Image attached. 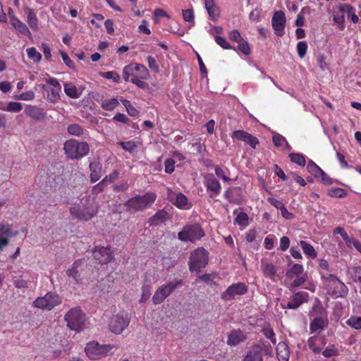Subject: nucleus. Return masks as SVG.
Listing matches in <instances>:
<instances>
[{
    "label": "nucleus",
    "mask_w": 361,
    "mask_h": 361,
    "mask_svg": "<svg viewBox=\"0 0 361 361\" xmlns=\"http://www.w3.org/2000/svg\"><path fill=\"white\" fill-rule=\"evenodd\" d=\"M157 195L153 192H147L145 195H135L125 203L127 211L130 212H142L150 207L156 201Z\"/></svg>",
    "instance_id": "f257e3e1"
},
{
    "label": "nucleus",
    "mask_w": 361,
    "mask_h": 361,
    "mask_svg": "<svg viewBox=\"0 0 361 361\" xmlns=\"http://www.w3.org/2000/svg\"><path fill=\"white\" fill-rule=\"evenodd\" d=\"M65 154L70 159H79L89 153L90 147L87 142H78L71 139L66 140L63 145Z\"/></svg>",
    "instance_id": "f03ea898"
},
{
    "label": "nucleus",
    "mask_w": 361,
    "mask_h": 361,
    "mask_svg": "<svg viewBox=\"0 0 361 361\" xmlns=\"http://www.w3.org/2000/svg\"><path fill=\"white\" fill-rule=\"evenodd\" d=\"M183 285L182 279H175L160 286L152 296V302L154 305H160L168 298L176 288Z\"/></svg>",
    "instance_id": "7ed1b4c3"
},
{
    "label": "nucleus",
    "mask_w": 361,
    "mask_h": 361,
    "mask_svg": "<svg viewBox=\"0 0 361 361\" xmlns=\"http://www.w3.org/2000/svg\"><path fill=\"white\" fill-rule=\"evenodd\" d=\"M65 320L70 329L76 332L81 331L85 327V314L82 313L80 307L71 309L65 315Z\"/></svg>",
    "instance_id": "20e7f679"
},
{
    "label": "nucleus",
    "mask_w": 361,
    "mask_h": 361,
    "mask_svg": "<svg viewBox=\"0 0 361 361\" xmlns=\"http://www.w3.org/2000/svg\"><path fill=\"white\" fill-rule=\"evenodd\" d=\"M205 235L199 224L186 225L178 233V239L182 242L195 243Z\"/></svg>",
    "instance_id": "39448f33"
},
{
    "label": "nucleus",
    "mask_w": 361,
    "mask_h": 361,
    "mask_svg": "<svg viewBox=\"0 0 361 361\" xmlns=\"http://www.w3.org/2000/svg\"><path fill=\"white\" fill-rule=\"evenodd\" d=\"M209 252L204 247L197 248L190 255L188 262L190 271L200 272L207 266Z\"/></svg>",
    "instance_id": "423d86ee"
},
{
    "label": "nucleus",
    "mask_w": 361,
    "mask_h": 361,
    "mask_svg": "<svg viewBox=\"0 0 361 361\" xmlns=\"http://www.w3.org/2000/svg\"><path fill=\"white\" fill-rule=\"evenodd\" d=\"M86 202L82 206L75 204L70 207V213L74 218L88 221L97 214V210L94 204Z\"/></svg>",
    "instance_id": "0eeeda50"
},
{
    "label": "nucleus",
    "mask_w": 361,
    "mask_h": 361,
    "mask_svg": "<svg viewBox=\"0 0 361 361\" xmlns=\"http://www.w3.org/2000/svg\"><path fill=\"white\" fill-rule=\"evenodd\" d=\"M114 348L111 345H101L97 342H90L87 344L85 351L87 356L91 360H98L111 353Z\"/></svg>",
    "instance_id": "6e6552de"
},
{
    "label": "nucleus",
    "mask_w": 361,
    "mask_h": 361,
    "mask_svg": "<svg viewBox=\"0 0 361 361\" xmlns=\"http://www.w3.org/2000/svg\"><path fill=\"white\" fill-rule=\"evenodd\" d=\"M62 302L59 295L53 292H48L43 297L37 298L33 302V306L44 310H51Z\"/></svg>",
    "instance_id": "1a4fd4ad"
},
{
    "label": "nucleus",
    "mask_w": 361,
    "mask_h": 361,
    "mask_svg": "<svg viewBox=\"0 0 361 361\" xmlns=\"http://www.w3.org/2000/svg\"><path fill=\"white\" fill-rule=\"evenodd\" d=\"M325 282L327 283L328 291L332 297L343 298L348 295V287L336 275L330 276Z\"/></svg>",
    "instance_id": "9d476101"
},
{
    "label": "nucleus",
    "mask_w": 361,
    "mask_h": 361,
    "mask_svg": "<svg viewBox=\"0 0 361 361\" xmlns=\"http://www.w3.org/2000/svg\"><path fill=\"white\" fill-rule=\"evenodd\" d=\"M123 79L126 82L129 81L130 76L140 77L141 79H147L149 71L142 64L131 63L126 66L123 69Z\"/></svg>",
    "instance_id": "9b49d317"
},
{
    "label": "nucleus",
    "mask_w": 361,
    "mask_h": 361,
    "mask_svg": "<svg viewBox=\"0 0 361 361\" xmlns=\"http://www.w3.org/2000/svg\"><path fill=\"white\" fill-rule=\"evenodd\" d=\"M248 288L243 282H238L229 286L221 295L225 301L232 300L237 295H243L247 293Z\"/></svg>",
    "instance_id": "f8f14e48"
},
{
    "label": "nucleus",
    "mask_w": 361,
    "mask_h": 361,
    "mask_svg": "<svg viewBox=\"0 0 361 361\" xmlns=\"http://www.w3.org/2000/svg\"><path fill=\"white\" fill-rule=\"evenodd\" d=\"M130 319L128 315L117 314L114 315L109 321V329L111 332L116 334H121L129 325Z\"/></svg>",
    "instance_id": "ddd939ff"
},
{
    "label": "nucleus",
    "mask_w": 361,
    "mask_h": 361,
    "mask_svg": "<svg viewBox=\"0 0 361 361\" xmlns=\"http://www.w3.org/2000/svg\"><path fill=\"white\" fill-rule=\"evenodd\" d=\"M94 258L101 264H106L114 259L110 247L97 246L92 250Z\"/></svg>",
    "instance_id": "4468645a"
},
{
    "label": "nucleus",
    "mask_w": 361,
    "mask_h": 361,
    "mask_svg": "<svg viewBox=\"0 0 361 361\" xmlns=\"http://www.w3.org/2000/svg\"><path fill=\"white\" fill-rule=\"evenodd\" d=\"M231 137L233 139H237L238 140L244 142L253 149H255L259 145V140L257 137L243 130H238L233 131L231 134Z\"/></svg>",
    "instance_id": "2eb2a0df"
},
{
    "label": "nucleus",
    "mask_w": 361,
    "mask_h": 361,
    "mask_svg": "<svg viewBox=\"0 0 361 361\" xmlns=\"http://www.w3.org/2000/svg\"><path fill=\"white\" fill-rule=\"evenodd\" d=\"M308 293L305 291H298L295 293L290 300L286 304L284 305L281 303V306L283 309H290V310H296L298 309L302 304L306 302L308 300Z\"/></svg>",
    "instance_id": "dca6fc26"
},
{
    "label": "nucleus",
    "mask_w": 361,
    "mask_h": 361,
    "mask_svg": "<svg viewBox=\"0 0 361 361\" xmlns=\"http://www.w3.org/2000/svg\"><path fill=\"white\" fill-rule=\"evenodd\" d=\"M271 25L275 34L278 36L284 35V28L286 25V16L284 12L279 11L274 13L271 19Z\"/></svg>",
    "instance_id": "f3484780"
},
{
    "label": "nucleus",
    "mask_w": 361,
    "mask_h": 361,
    "mask_svg": "<svg viewBox=\"0 0 361 361\" xmlns=\"http://www.w3.org/2000/svg\"><path fill=\"white\" fill-rule=\"evenodd\" d=\"M171 215L165 209H159L153 216L147 221L149 227H155L160 224H165L169 219Z\"/></svg>",
    "instance_id": "a211bd4d"
},
{
    "label": "nucleus",
    "mask_w": 361,
    "mask_h": 361,
    "mask_svg": "<svg viewBox=\"0 0 361 361\" xmlns=\"http://www.w3.org/2000/svg\"><path fill=\"white\" fill-rule=\"evenodd\" d=\"M204 185L207 190L212 192V194L209 195L211 198L218 195L221 192V184L213 174H209L205 177Z\"/></svg>",
    "instance_id": "6ab92c4d"
},
{
    "label": "nucleus",
    "mask_w": 361,
    "mask_h": 361,
    "mask_svg": "<svg viewBox=\"0 0 361 361\" xmlns=\"http://www.w3.org/2000/svg\"><path fill=\"white\" fill-rule=\"evenodd\" d=\"M90 171V179L91 183H95L102 176V164L99 159H94L89 164Z\"/></svg>",
    "instance_id": "aec40b11"
},
{
    "label": "nucleus",
    "mask_w": 361,
    "mask_h": 361,
    "mask_svg": "<svg viewBox=\"0 0 361 361\" xmlns=\"http://www.w3.org/2000/svg\"><path fill=\"white\" fill-rule=\"evenodd\" d=\"M345 4H340L338 7L333 11L334 23L338 25L340 30H343L345 25Z\"/></svg>",
    "instance_id": "412c9836"
},
{
    "label": "nucleus",
    "mask_w": 361,
    "mask_h": 361,
    "mask_svg": "<svg viewBox=\"0 0 361 361\" xmlns=\"http://www.w3.org/2000/svg\"><path fill=\"white\" fill-rule=\"evenodd\" d=\"M24 112L27 116L35 121H45L47 118V113L37 106L28 105Z\"/></svg>",
    "instance_id": "4be33fe9"
},
{
    "label": "nucleus",
    "mask_w": 361,
    "mask_h": 361,
    "mask_svg": "<svg viewBox=\"0 0 361 361\" xmlns=\"http://www.w3.org/2000/svg\"><path fill=\"white\" fill-rule=\"evenodd\" d=\"M318 271L324 282L329 279L330 276H335L331 273L333 268L330 266L329 262L324 259H318Z\"/></svg>",
    "instance_id": "5701e85b"
},
{
    "label": "nucleus",
    "mask_w": 361,
    "mask_h": 361,
    "mask_svg": "<svg viewBox=\"0 0 361 361\" xmlns=\"http://www.w3.org/2000/svg\"><path fill=\"white\" fill-rule=\"evenodd\" d=\"M260 267L264 276L270 279L273 281H275L277 270L272 263L269 262L267 259H262L261 260Z\"/></svg>",
    "instance_id": "b1692460"
},
{
    "label": "nucleus",
    "mask_w": 361,
    "mask_h": 361,
    "mask_svg": "<svg viewBox=\"0 0 361 361\" xmlns=\"http://www.w3.org/2000/svg\"><path fill=\"white\" fill-rule=\"evenodd\" d=\"M245 334L241 330H233L228 336L227 344L231 346H236L246 339Z\"/></svg>",
    "instance_id": "393cba45"
},
{
    "label": "nucleus",
    "mask_w": 361,
    "mask_h": 361,
    "mask_svg": "<svg viewBox=\"0 0 361 361\" xmlns=\"http://www.w3.org/2000/svg\"><path fill=\"white\" fill-rule=\"evenodd\" d=\"M325 344V339L317 336H311L307 340V345L309 348L312 350L314 353H319L322 351V347L320 345L323 346Z\"/></svg>",
    "instance_id": "a878e982"
},
{
    "label": "nucleus",
    "mask_w": 361,
    "mask_h": 361,
    "mask_svg": "<svg viewBox=\"0 0 361 361\" xmlns=\"http://www.w3.org/2000/svg\"><path fill=\"white\" fill-rule=\"evenodd\" d=\"M82 262L81 259L76 260L73 262L71 267L66 270V275L71 278L75 283H79L82 279L78 271V267Z\"/></svg>",
    "instance_id": "bb28decb"
},
{
    "label": "nucleus",
    "mask_w": 361,
    "mask_h": 361,
    "mask_svg": "<svg viewBox=\"0 0 361 361\" xmlns=\"http://www.w3.org/2000/svg\"><path fill=\"white\" fill-rule=\"evenodd\" d=\"M10 23L16 29V30L22 35L25 36L31 35V32L27 26L21 20H20L17 17H16L15 15L11 16Z\"/></svg>",
    "instance_id": "cd10ccee"
},
{
    "label": "nucleus",
    "mask_w": 361,
    "mask_h": 361,
    "mask_svg": "<svg viewBox=\"0 0 361 361\" xmlns=\"http://www.w3.org/2000/svg\"><path fill=\"white\" fill-rule=\"evenodd\" d=\"M328 324V322L326 319L322 317H315L310 324V334L323 330L325 326Z\"/></svg>",
    "instance_id": "c85d7f7f"
},
{
    "label": "nucleus",
    "mask_w": 361,
    "mask_h": 361,
    "mask_svg": "<svg viewBox=\"0 0 361 361\" xmlns=\"http://www.w3.org/2000/svg\"><path fill=\"white\" fill-rule=\"evenodd\" d=\"M24 11L27 15V23L30 27L36 31L38 29V20L34 9L25 7Z\"/></svg>",
    "instance_id": "c756f323"
},
{
    "label": "nucleus",
    "mask_w": 361,
    "mask_h": 361,
    "mask_svg": "<svg viewBox=\"0 0 361 361\" xmlns=\"http://www.w3.org/2000/svg\"><path fill=\"white\" fill-rule=\"evenodd\" d=\"M63 87L66 95L72 99H78L82 92V90H78L76 86L71 82H64Z\"/></svg>",
    "instance_id": "7c9ffc66"
},
{
    "label": "nucleus",
    "mask_w": 361,
    "mask_h": 361,
    "mask_svg": "<svg viewBox=\"0 0 361 361\" xmlns=\"http://www.w3.org/2000/svg\"><path fill=\"white\" fill-rule=\"evenodd\" d=\"M277 357L279 361H288L290 352L288 346L284 342L279 343L276 347Z\"/></svg>",
    "instance_id": "2f4dec72"
},
{
    "label": "nucleus",
    "mask_w": 361,
    "mask_h": 361,
    "mask_svg": "<svg viewBox=\"0 0 361 361\" xmlns=\"http://www.w3.org/2000/svg\"><path fill=\"white\" fill-rule=\"evenodd\" d=\"M298 245L301 247L304 254L308 258L314 259L317 257V252L311 244L305 240H300Z\"/></svg>",
    "instance_id": "473e14b6"
},
{
    "label": "nucleus",
    "mask_w": 361,
    "mask_h": 361,
    "mask_svg": "<svg viewBox=\"0 0 361 361\" xmlns=\"http://www.w3.org/2000/svg\"><path fill=\"white\" fill-rule=\"evenodd\" d=\"M243 361H263L262 355L259 353V348L252 345Z\"/></svg>",
    "instance_id": "72a5a7b5"
},
{
    "label": "nucleus",
    "mask_w": 361,
    "mask_h": 361,
    "mask_svg": "<svg viewBox=\"0 0 361 361\" xmlns=\"http://www.w3.org/2000/svg\"><path fill=\"white\" fill-rule=\"evenodd\" d=\"M204 7L208 13L209 18L212 20H216L219 16L218 8L214 0H205Z\"/></svg>",
    "instance_id": "f704fd0d"
},
{
    "label": "nucleus",
    "mask_w": 361,
    "mask_h": 361,
    "mask_svg": "<svg viewBox=\"0 0 361 361\" xmlns=\"http://www.w3.org/2000/svg\"><path fill=\"white\" fill-rule=\"evenodd\" d=\"M172 202L176 207L181 209L190 208L187 197L181 192H179L176 195V198Z\"/></svg>",
    "instance_id": "c9c22d12"
},
{
    "label": "nucleus",
    "mask_w": 361,
    "mask_h": 361,
    "mask_svg": "<svg viewBox=\"0 0 361 361\" xmlns=\"http://www.w3.org/2000/svg\"><path fill=\"white\" fill-rule=\"evenodd\" d=\"M254 346L259 348V353L262 355L264 353L267 356H271L273 354V348L268 341L260 340Z\"/></svg>",
    "instance_id": "e433bc0d"
},
{
    "label": "nucleus",
    "mask_w": 361,
    "mask_h": 361,
    "mask_svg": "<svg viewBox=\"0 0 361 361\" xmlns=\"http://www.w3.org/2000/svg\"><path fill=\"white\" fill-rule=\"evenodd\" d=\"M101 107L105 111H113L115 109L119 102L117 99L111 98L109 99H102L100 102Z\"/></svg>",
    "instance_id": "4c0bfd02"
},
{
    "label": "nucleus",
    "mask_w": 361,
    "mask_h": 361,
    "mask_svg": "<svg viewBox=\"0 0 361 361\" xmlns=\"http://www.w3.org/2000/svg\"><path fill=\"white\" fill-rule=\"evenodd\" d=\"M304 271V267L300 264H294L293 267L287 271L286 276L289 279H293L295 276H300Z\"/></svg>",
    "instance_id": "58836bf2"
},
{
    "label": "nucleus",
    "mask_w": 361,
    "mask_h": 361,
    "mask_svg": "<svg viewBox=\"0 0 361 361\" xmlns=\"http://www.w3.org/2000/svg\"><path fill=\"white\" fill-rule=\"evenodd\" d=\"M345 14L348 19H350L353 23H357L359 22V18L355 14V8L350 4H345Z\"/></svg>",
    "instance_id": "ea45409f"
},
{
    "label": "nucleus",
    "mask_w": 361,
    "mask_h": 361,
    "mask_svg": "<svg viewBox=\"0 0 361 361\" xmlns=\"http://www.w3.org/2000/svg\"><path fill=\"white\" fill-rule=\"evenodd\" d=\"M13 281L16 288L25 289L27 288L28 279L24 276H13Z\"/></svg>",
    "instance_id": "a19ab883"
},
{
    "label": "nucleus",
    "mask_w": 361,
    "mask_h": 361,
    "mask_svg": "<svg viewBox=\"0 0 361 361\" xmlns=\"http://www.w3.org/2000/svg\"><path fill=\"white\" fill-rule=\"evenodd\" d=\"M288 157L290 161L300 166H305L306 164V159L302 154L292 152L289 154Z\"/></svg>",
    "instance_id": "79ce46f5"
},
{
    "label": "nucleus",
    "mask_w": 361,
    "mask_h": 361,
    "mask_svg": "<svg viewBox=\"0 0 361 361\" xmlns=\"http://www.w3.org/2000/svg\"><path fill=\"white\" fill-rule=\"evenodd\" d=\"M67 132L71 135L79 137L84 134L85 130L81 126L73 123L67 127Z\"/></svg>",
    "instance_id": "37998d69"
},
{
    "label": "nucleus",
    "mask_w": 361,
    "mask_h": 361,
    "mask_svg": "<svg viewBox=\"0 0 361 361\" xmlns=\"http://www.w3.org/2000/svg\"><path fill=\"white\" fill-rule=\"evenodd\" d=\"M327 194L331 197L343 198L346 197L348 192L341 188H331L328 190Z\"/></svg>",
    "instance_id": "c03bdc74"
},
{
    "label": "nucleus",
    "mask_w": 361,
    "mask_h": 361,
    "mask_svg": "<svg viewBox=\"0 0 361 361\" xmlns=\"http://www.w3.org/2000/svg\"><path fill=\"white\" fill-rule=\"evenodd\" d=\"M346 324L355 330L361 329V317L350 316L345 322Z\"/></svg>",
    "instance_id": "a18cd8bd"
},
{
    "label": "nucleus",
    "mask_w": 361,
    "mask_h": 361,
    "mask_svg": "<svg viewBox=\"0 0 361 361\" xmlns=\"http://www.w3.org/2000/svg\"><path fill=\"white\" fill-rule=\"evenodd\" d=\"M60 91L57 87L50 88L47 90V100L51 103H56L60 99Z\"/></svg>",
    "instance_id": "49530a36"
},
{
    "label": "nucleus",
    "mask_w": 361,
    "mask_h": 361,
    "mask_svg": "<svg viewBox=\"0 0 361 361\" xmlns=\"http://www.w3.org/2000/svg\"><path fill=\"white\" fill-rule=\"evenodd\" d=\"M0 234L7 236H16L18 235V231H13L11 225L0 224Z\"/></svg>",
    "instance_id": "de8ad7c7"
},
{
    "label": "nucleus",
    "mask_w": 361,
    "mask_h": 361,
    "mask_svg": "<svg viewBox=\"0 0 361 361\" xmlns=\"http://www.w3.org/2000/svg\"><path fill=\"white\" fill-rule=\"evenodd\" d=\"M121 102H122L128 114L130 116H137L139 114V111L137 110L136 108L132 105L130 101L125 99H121Z\"/></svg>",
    "instance_id": "09e8293b"
},
{
    "label": "nucleus",
    "mask_w": 361,
    "mask_h": 361,
    "mask_svg": "<svg viewBox=\"0 0 361 361\" xmlns=\"http://www.w3.org/2000/svg\"><path fill=\"white\" fill-rule=\"evenodd\" d=\"M27 54L30 59L32 60L35 63H38L42 59V54L37 51L36 48L35 47H30L27 48Z\"/></svg>",
    "instance_id": "8fccbe9b"
},
{
    "label": "nucleus",
    "mask_w": 361,
    "mask_h": 361,
    "mask_svg": "<svg viewBox=\"0 0 361 361\" xmlns=\"http://www.w3.org/2000/svg\"><path fill=\"white\" fill-rule=\"evenodd\" d=\"M307 169L309 173L312 174L314 178H316L317 176H319V173L322 172V169L316 164L312 160H310L308 161Z\"/></svg>",
    "instance_id": "3c124183"
},
{
    "label": "nucleus",
    "mask_w": 361,
    "mask_h": 361,
    "mask_svg": "<svg viewBox=\"0 0 361 361\" xmlns=\"http://www.w3.org/2000/svg\"><path fill=\"white\" fill-rule=\"evenodd\" d=\"M248 215L245 212H240L237 214V216L234 220V223L241 226H247L248 225Z\"/></svg>",
    "instance_id": "603ef678"
},
{
    "label": "nucleus",
    "mask_w": 361,
    "mask_h": 361,
    "mask_svg": "<svg viewBox=\"0 0 361 361\" xmlns=\"http://www.w3.org/2000/svg\"><path fill=\"white\" fill-rule=\"evenodd\" d=\"M237 44H238V49L240 52H242L245 56H248L250 54V52H251L250 47L248 42L245 39H244L243 38L240 41L237 42Z\"/></svg>",
    "instance_id": "864d4df0"
},
{
    "label": "nucleus",
    "mask_w": 361,
    "mask_h": 361,
    "mask_svg": "<svg viewBox=\"0 0 361 361\" xmlns=\"http://www.w3.org/2000/svg\"><path fill=\"white\" fill-rule=\"evenodd\" d=\"M100 75L106 79L111 80L115 82H119L121 77L116 71H106L100 73Z\"/></svg>",
    "instance_id": "5fc2aeb1"
},
{
    "label": "nucleus",
    "mask_w": 361,
    "mask_h": 361,
    "mask_svg": "<svg viewBox=\"0 0 361 361\" xmlns=\"http://www.w3.org/2000/svg\"><path fill=\"white\" fill-rule=\"evenodd\" d=\"M152 287L149 284H144L142 288V295L140 302H145L151 295Z\"/></svg>",
    "instance_id": "6e6d98bb"
},
{
    "label": "nucleus",
    "mask_w": 361,
    "mask_h": 361,
    "mask_svg": "<svg viewBox=\"0 0 361 361\" xmlns=\"http://www.w3.org/2000/svg\"><path fill=\"white\" fill-rule=\"evenodd\" d=\"M262 332L267 338L269 339L271 341L273 344H276V335L274 330L271 328L264 327L262 329Z\"/></svg>",
    "instance_id": "4d7b16f0"
},
{
    "label": "nucleus",
    "mask_w": 361,
    "mask_h": 361,
    "mask_svg": "<svg viewBox=\"0 0 361 361\" xmlns=\"http://www.w3.org/2000/svg\"><path fill=\"white\" fill-rule=\"evenodd\" d=\"M297 52L300 59H302L307 53V43L305 41H300L297 44Z\"/></svg>",
    "instance_id": "13d9d810"
},
{
    "label": "nucleus",
    "mask_w": 361,
    "mask_h": 361,
    "mask_svg": "<svg viewBox=\"0 0 361 361\" xmlns=\"http://www.w3.org/2000/svg\"><path fill=\"white\" fill-rule=\"evenodd\" d=\"M23 105L20 102H10L6 105V111L9 112H19L22 110Z\"/></svg>",
    "instance_id": "bf43d9fd"
},
{
    "label": "nucleus",
    "mask_w": 361,
    "mask_h": 361,
    "mask_svg": "<svg viewBox=\"0 0 361 361\" xmlns=\"http://www.w3.org/2000/svg\"><path fill=\"white\" fill-rule=\"evenodd\" d=\"M119 145L126 152L133 153L137 148V145L133 141L121 142Z\"/></svg>",
    "instance_id": "052dcab7"
},
{
    "label": "nucleus",
    "mask_w": 361,
    "mask_h": 361,
    "mask_svg": "<svg viewBox=\"0 0 361 361\" xmlns=\"http://www.w3.org/2000/svg\"><path fill=\"white\" fill-rule=\"evenodd\" d=\"M175 161L171 158H168L164 161L165 172L171 174L175 170Z\"/></svg>",
    "instance_id": "680f3d73"
},
{
    "label": "nucleus",
    "mask_w": 361,
    "mask_h": 361,
    "mask_svg": "<svg viewBox=\"0 0 361 361\" xmlns=\"http://www.w3.org/2000/svg\"><path fill=\"white\" fill-rule=\"evenodd\" d=\"M118 177V172L117 171H114L112 173H109L108 176H106L101 181L102 183H104L105 185H106L108 183H112Z\"/></svg>",
    "instance_id": "e2e57ef3"
},
{
    "label": "nucleus",
    "mask_w": 361,
    "mask_h": 361,
    "mask_svg": "<svg viewBox=\"0 0 361 361\" xmlns=\"http://www.w3.org/2000/svg\"><path fill=\"white\" fill-rule=\"evenodd\" d=\"M316 178L324 185H329L334 183V180L329 177L323 170L319 173V176Z\"/></svg>",
    "instance_id": "0e129e2a"
},
{
    "label": "nucleus",
    "mask_w": 361,
    "mask_h": 361,
    "mask_svg": "<svg viewBox=\"0 0 361 361\" xmlns=\"http://www.w3.org/2000/svg\"><path fill=\"white\" fill-rule=\"evenodd\" d=\"M147 61L148 63L149 68L153 71L154 73H159V66L156 61V59L152 56H148L147 57Z\"/></svg>",
    "instance_id": "69168bd1"
},
{
    "label": "nucleus",
    "mask_w": 361,
    "mask_h": 361,
    "mask_svg": "<svg viewBox=\"0 0 361 361\" xmlns=\"http://www.w3.org/2000/svg\"><path fill=\"white\" fill-rule=\"evenodd\" d=\"M214 40L216 43L224 49H231L233 47L229 44L227 40L221 36H215Z\"/></svg>",
    "instance_id": "338daca9"
},
{
    "label": "nucleus",
    "mask_w": 361,
    "mask_h": 361,
    "mask_svg": "<svg viewBox=\"0 0 361 361\" xmlns=\"http://www.w3.org/2000/svg\"><path fill=\"white\" fill-rule=\"evenodd\" d=\"M272 141L274 145L279 147H281L285 142H286V139L283 135L279 133H274L272 136Z\"/></svg>",
    "instance_id": "774afa93"
}]
</instances>
